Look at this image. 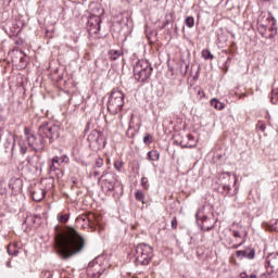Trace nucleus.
Masks as SVG:
<instances>
[{
	"label": "nucleus",
	"mask_w": 278,
	"mask_h": 278,
	"mask_svg": "<svg viewBox=\"0 0 278 278\" xmlns=\"http://www.w3.org/2000/svg\"><path fill=\"white\" fill-rule=\"evenodd\" d=\"M54 245L56 253L63 257V260H68L74 255H79L81 251L86 248V239L75 228H70L64 232L56 233L54 238Z\"/></svg>",
	"instance_id": "f257e3e1"
},
{
	"label": "nucleus",
	"mask_w": 278,
	"mask_h": 278,
	"mask_svg": "<svg viewBox=\"0 0 278 278\" xmlns=\"http://www.w3.org/2000/svg\"><path fill=\"white\" fill-rule=\"evenodd\" d=\"M110 268V262L105 256H97L88 264L87 275L91 278H101L103 275H108Z\"/></svg>",
	"instance_id": "f03ea898"
},
{
	"label": "nucleus",
	"mask_w": 278,
	"mask_h": 278,
	"mask_svg": "<svg viewBox=\"0 0 278 278\" xmlns=\"http://www.w3.org/2000/svg\"><path fill=\"white\" fill-rule=\"evenodd\" d=\"M123 105H125V93L121 90L113 89L109 98L108 111L114 116L123 110Z\"/></svg>",
	"instance_id": "7ed1b4c3"
},
{
	"label": "nucleus",
	"mask_w": 278,
	"mask_h": 278,
	"mask_svg": "<svg viewBox=\"0 0 278 278\" xmlns=\"http://www.w3.org/2000/svg\"><path fill=\"white\" fill-rule=\"evenodd\" d=\"M153 73V67L151 63L147 60H139L134 66V76L137 81H147L151 74Z\"/></svg>",
	"instance_id": "20e7f679"
},
{
	"label": "nucleus",
	"mask_w": 278,
	"mask_h": 278,
	"mask_svg": "<svg viewBox=\"0 0 278 278\" xmlns=\"http://www.w3.org/2000/svg\"><path fill=\"white\" fill-rule=\"evenodd\" d=\"M38 134L43 138H48L49 142H55L62 134V128L58 124L45 122L39 126Z\"/></svg>",
	"instance_id": "39448f33"
},
{
	"label": "nucleus",
	"mask_w": 278,
	"mask_h": 278,
	"mask_svg": "<svg viewBox=\"0 0 278 278\" xmlns=\"http://www.w3.org/2000/svg\"><path fill=\"white\" fill-rule=\"evenodd\" d=\"M153 260V248L147 243H139L136 247V262L140 266H149Z\"/></svg>",
	"instance_id": "423d86ee"
},
{
	"label": "nucleus",
	"mask_w": 278,
	"mask_h": 278,
	"mask_svg": "<svg viewBox=\"0 0 278 278\" xmlns=\"http://www.w3.org/2000/svg\"><path fill=\"white\" fill-rule=\"evenodd\" d=\"M26 141L28 147L36 151V153L42 151L45 149V138L38 132V135H34V132L29 131L28 128L24 130Z\"/></svg>",
	"instance_id": "0eeeda50"
},
{
	"label": "nucleus",
	"mask_w": 278,
	"mask_h": 278,
	"mask_svg": "<svg viewBox=\"0 0 278 278\" xmlns=\"http://www.w3.org/2000/svg\"><path fill=\"white\" fill-rule=\"evenodd\" d=\"M229 181H231V173L223 172L222 174H218L216 181L218 192L229 194V192H231V185H229Z\"/></svg>",
	"instance_id": "6e6552de"
},
{
	"label": "nucleus",
	"mask_w": 278,
	"mask_h": 278,
	"mask_svg": "<svg viewBox=\"0 0 278 278\" xmlns=\"http://www.w3.org/2000/svg\"><path fill=\"white\" fill-rule=\"evenodd\" d=\"M102 179V190H106V192H111L116 187V182L118 181V176L112 172H104L101 176Z\"/></svg>",
	"instance_id": "1a4fd4ad"
},
{
	"label": "nucleus",
	"mask_w": 278,
	"mask_h": 278,
	"mask_svg": "<svg viewBox=\"0 0 278 278\" xmlns=\"http://www.w3.org/2000/svg\"><path fill=\"white\" fill-rule=\"evenodd\" d=\"M3 129L0 128V138H3L4 140V149H5V153H8V151H11V155H14V151H16V137H14V135H12V132L7 131V132H2Z\"/></svg>",
	"instance_id": "9d476101"
},
{
	"label": "nucleus",
	"mask_w": 278,
	"mask_h": 278,
	"mask_svg": "<svg viewBox=\"0 0 278 278\" xmlns=\"http://www.w3.org/2000/svg\"><path fill=\"white\" fill-rule=\"evenodd\" d=\"M87 140L90 147H97L98 149H100V147H105V141H103V136L101 135V131L92 130L88 135Z\"/></svg>",
	"instance_id": "9b49d317"
},
{
	"label": "nucleus",
	"mask_w": 278,
	"mask_h": 278,
	"mask_svg": "<svg viewBox=\"0 0 278 278\" xmlns=\"http://www.w3.org/2000/svg\"><path fill=\"white\" fill-rule=\"evenodd\" d=\"M267 264L270 271L278 277V253H271L267 256Z\"/></svg>",
	"instance_id": "f8f14e48"
},
{
	"label": "nucleus",
	"mask_w": 278,
	"mask_h": 278,
	"mask_svg": "<svg viewBox=\"0 0 278 278\" xmlns=\"http://www.w3.org/2000/svg\"><path fill=\"white\" fill-rule=\"evenodd\" d=\"M181 149H193L197 147V141H194V136L186 135L179 142Z\"/></svg>",
	"instance_id": "ddd939ff"
},
{
	"label": "nucleus",
	"mask_w": 278,
	"mask_h": 278,
	"mask_svg": "<svg viewBox=\"0 0 278 278\" xmlns=\"http://www.w3.org/2000/svg\"><path fill=\"white\" fill-rule=\"evenodd\" d=\"M9 188L13 190L14 194H18L23 190V179L21 178H11L9 181Z\"/></svg>",
	"instance_id": "4468645a"
},
{
	"label": "nucleus",
	"mask_w": 278,
	"mask_h": 278,
	"mask_svg": "<svg viewBox=\"0 0 278 278\" xmlns=\"http://www.w3.org/2000/svg\"><path fill=\"white\" fill-rule=\"evenodd\" d=\"M90 31L93 34H98L101 30V17L97 15H92L89 18Z\"/></svg>",
	"instance_id": "2eb2a0df"
},
{
	"label": "nucleus",
	"mask_w": 278,
	"mask_h": 278,
	"mask_svg": "<svg viewBox=\"0 0 278 278\" xmlns=\"http://www.w3.org/2000/svg\"><path fill=\"white\" fill-rule=\"evenodd\" d=\"M46 194H47V191H45V189L42 188H35L30 191L31 199L33 201H36V202L42 201Z\"/></svg>",
	"instance_id": "dca6fc26"
},
{
	"label": "nucleus",
	"mask_w": 278,
	"mask_h": 278,
	"mask_svg": "<svg viewBox=\"0 0 278 278\" xmlns=\"http://www.w3.org/2000/svg\"><path fill=\"white\" fill-rule=\"evenodd\" d=\"M238 257H247V260H253L255 257V250L254 249H245L237 251Z\"/></svg>",
	"instance_id": "f3484780"
},
{
	"label": "nucleus",
	"mask_w": 278,
	"mask_h": 278,
	"mask_svg": "<svg viewBox=\"0 0 278 278\" xmlns=\"http://www.w3.org/2000/svg\"><path fill=\"white\" fill-rule=\"evenodd\" d=\"M199 214H201V212H198L195 215L198 225L201 227L202 231H210V226H207V216L199 218Z\"/></svg>",
	"instance_id": "a211bd4d"
},
{
	"label": "nucleus",
	"mask_w": 278,
	"mask_h": 278,
	"mask_svg": "<svg viewBox=\"0 0 278 278\" xmlns=\"http://www.w3.org/2000/svg\"><path fill=\"white\" fill-rule=\"evenodd\" d=\"M108 55L112 62H115V60H118L123 55V50H109Z\"/></svg>",
	"instance_id": "6ab92c4d"
},
{
	"label": "nucleus",
	"mask_w": 278,
	"mask_h": 278,
	"mask_svg": "<svg viewBox=\"0 0 278 278\" xmlns=\"http://www.w3.org/2000/svg\"><path fill=\"white\" fill-rule=\"evenodd\" d=\"M50 173H55L58 178L64 176V172H62V169H60V166L55 165V163L53 162L50 165Z\"/></svg>",
	"instance_id": "aec40b11"
},
{
	"label": "nucleus",
	"mask_w": 278,
	"mask_h": 278,
	"mask_svg": "<svg viewBox=\"0 0 278 278\" xmlns=\"http://www.w3.org/2000/svg\"><path fill=\"white\" fill-rule=\"evenodd\" d=\"M148 160H150V162H157V160H160V152H157V150L149 151Z\"/></svg>",
	"instance_id": "412c9836"
},
{
	"label": "nucleus",
	"mask_w": 278,
	"mask_h": 278,
	"mask_svg": "<svg viewBox=\"0 0 278 278\" xmlns=\"http://www.w3.org/2000/svg\"><path fill=\"white\" fill-rule=\"evenodd\" d=\"M17 147H18L20 153H21L22 155H25V153H27V144H25V140L20 139V140L17 141Z\"/></svg>",
	"instance_id": "4be33fe9"
},
{
	"label": "nucleus",
	"mask_w": 278,
	"mask_h": 278,
	"mask_svg": "<svg viewBox=\"0 0 278 278\" xmlns=\"http://www.w3.org/2000/svg\"><path fill=\"white\" fill-rule=\"evenodd\" d=\"M211 105L213 108H215V110H225V103H223L216 99L211 100Z\"/></svg>",
	"instance_id": "5701e85b"
},
{
	"label": "nucleus",
	"mask_w": 278,
	"mask_h": 278,
	"mask_svg": "<svg viewBox=\"0 0 278 278\" xmlns=\"http://www.w3.org/2000/svg\"><path fill=\"white\" fill-rule=\"evenodd\" d=\"M135 199L136 201H139L140 203H143L144 204V192H142V190H137L136 193H135Z\"/></svg>",
	"instance_id": "b1692460"
},
{
	"label": "nucleus",
	"mask_w": 278,
	"mask_h": 278,
	"mask_svg": "<svg viewBox=\"0 0 278 278\" xmlns=\"http://www.w3.org/2000/svg\"><path fill=\"white\" fill-rule=\"evenodd\" d=\"M7 252L9 253V255H18V248H13L12 250V243H10L8 247H7Z\"/></svg>",
	"instance_id": "393cba45"
},
{
	"label": "nucleus",
	"mask_w": 278,
	"mask_h": 278,
	"mask_svg": "<svg viewBox=\"0 0 278 278\" xmlns=\"http://www.w3.org/2000/svg\"><path fill=\"white\" fill-rule=\"evenodd\" d=\"M185 25H186L187 27H189V28L194 27V17H192V16L186 17V20H185Z\"/></svg>",
	"instance_id": "a878e982"
},
{
	"label": "nucleus",
	"mask_w": 278,
	"mask_h": 278,
	"mask_svg": "<svg viewBox=\"0 0 278 278\" xmlns=\"http://www.w3.org/2000/svg\"><path fill=\"white\" fill-rule=\"evenodd\" d=\"M271 103L276 105L278 103V89L271 90Z\"/></svg>",
	"instance_id": "bb28decb"
},
{
	"label": "nucleus",
	"mask_w": 278,
	"mask_h": 278,
	"mask_svg": "<svg viewBox=\"0 0 278 278\" xmlns=\"http://www.w3.org/2000/svg\"><path fill=\"white\" fill-rule=\"evenodd\" d=\"M114 168H115V170L121 173V170L123 169V161H121V160L115 161L114 162Z\"/></svg>",
	"instance_id": "cd10ccee"
},
{
	"label": "nucleus",
	"mask_w": 278,
	"mask_h": 278,
	"mask_svg": "<svg viewBox=\"0 0 278 278\" xmlns=\"http://www.w3.org/2000/svg\"><path fill=\"white\" fill-rule=\"evenodd\" d=\"M58 220H59V223H68V215L67 214H59Z\"/></svg>",
	"instance_id": "c85d7f7f"
},
{
	"label": "nucleus",
	"mask_w": 278,
	"mask_h": 278,
	"mask_svg": "<svg viewBox=\"0 0 278 278\" xmlns=\"http://www.w3.org/2000/svg\"><path fill=\"white\" fill-rule=\"evenodd\" d=\"M141 187L143 188V190H147L149 188V178L148 177L141 178Z\"/></svg>",
	"instance_id": "c756f323"
},
{
	"label": "nucleus",
	"mask_w": 278,
	"mask_h": 278,
	"mask_svg": "<svg viewBox=\"0 0 278 278\" xmlns=\"http://www.w3.org/2000/svg\"><path fill=\"white\" fill-rule=\"evenodd\" d=\"M104 161L101 156L96 160L94 168H102Z\"/></svg>",
	"instance_id": "7c9ffc66"
},
{
	"label": "nucleus",
	"mask_w": 278,
	"mask_h": 278,
	"mask_svg": "<svg viewBox=\"0 0 278 278\" xmlns=\"http://www.w3.org/2000/svg\"><path fill=\"white\" fill-rule=\"evenodd\" d=\"M143 142H144V144H151V142H153V136H151V135H146L144 137H143Z\"/></svg>",
	"instance_id": "2f4dec72"
},
{
	"label": "nucleus",
	"mask_w": 278,
	"mask_h": 278,
	"mask_svg": "<svg viewBox=\"0 0 278 278\" xmlns=\"http://www.w3.org/2000/svg\"><path fill=\"white\" fill-rule=\"evenodd\" d=\"M256 129H260V131H266V124L264 122H258L256 124Z\"/></svg>",
	"instance_id": "473e14b6"
},
{
	"label": "nucleus",
	"mask_w": 278,
	"mask_h": 278,
	"mask_svg": "<svg viewBox=\"0 0 278 278\" xmlns=\"http://www.w3.org/2000/svg\"><path fill=\"white\" fill-rule=\"evenodd\" d=\"M52 163H54L55 165H58L60 167L62 165V159H60V156H54L52 159Z\"/></svg>",
	"instance_id": "72a5a7b5"
},
{
	"label": "nucleus",
	"mask_w": 278,
	"mask_h": 278,
	"mask_svg": "<svg viewBox=\"0 0 278 278\" xmlns=\"http://www.w3.org/2000/svg\"><path fill=\"white\" fill-rule=\"evenodd\" d=\"M202 58H204V60H210V50L208 49H204L202 51Z\"/></svg>",
	"instance_id": "f704fd0d"
},
{
	"label": "nucleus",
	"mask_w": 278,
	"mask_h": 278,
	"mask_svg": "<svg viewBox=\"0 0 278 278\" xmlns=\"http://www.w3.org/2000/svg\"><path fill=\"white\" fill-rule=\"evenodd\" d=\"M170 226H172V229H177V217H174V218L172 219Z\"/></svg>",
	"instance_id": "c9c22d12"
},
{
	"label": "nucleus",
	"mask_w": 278,
	"mask_h": 278,
	"mask_svg": "<svg viewBox=\"0 0 278 278\" xmlns=\"http://www.w3.org/2000/svg\"><path fill=\"white\" fill-rule=\"evenodd\" d=\"M27 162H28V164H30V166H38V165H36V163H34V156L33 157H28Z\"/></svg>",
	"instance_id": "e433bc0d"
},
{
	"label": "nucleus",
	"mask_w": 278,
	"mask_h": 278,
	"mask_svg": "<svg viewBox=\"0 0 278 278\" xmlns=\"http://www.w3.org/2000/svg\"><path fill=\"white\" fill-rule=\"evenodd\" d=\"M80 219L84 222L88 220V223L90 222V219L88 218V215L80 216Z\"/></svg>",
	"instance_id": "4c0bfd02"
},
{
	"label": "nucleus",
	"mask_w": 278,
	"mask_h": 278,
	"mask_svg": "<svg viewBox=\"0 0 278 278\" xmlns=\"http://www.w3.org/2000/svg\"><path fill=\"white\" fill-rule=\"evenodd\" d=\"M233 237H235V238H240V231L235 230V231H233Z\"/></svg>",
	"instance_id": "58836bf2"
},
{
	"label": "nucleus",
	"mask_w": 278,
	"mask_h": 278,
	"mask_svg": "<svg viewBox=\"0 0 278 278\" xmlns=\"http://www.w3.org/2000/svg\"><path fill=\"white\" fill-rule=\"evenodd\" d=\"M60 160H61V164H64V162H66V160H68V157L67 156H62V157H60Z\"/></svg>",
	"instance_id": "ea45409f"
},
{
	"label": "nucleus",
	"mask_w": 278,
	"mask_h": 278,
	"mask_svg": "<svg viewBox=\"0 0 278 278\" xmlns=\"http://www.w3.org/2000/svg\"><path fill=\"white\" fill-rule=\"evenodd\" d=\"M47 181L50 184L51 188H53V178H48Z\"/></svg>",
	"instance_id": "a19ab883"
},
{
	"label": "nucleus",
	"mask_w": 278,
	"mask_h": 278,
	"mask_svg": "<svg viewBox=\"0 0 278 278\" xmlns=\"http://www.w3.org/2000/svg\"><path fill=\"white\" fill-rule=\"evenodd\" d=\"M233 184L236 186V184H238V177L236 175H233Z\"/></svg>",
	"instance_id": "79ce46f5"
},
{
	"label": "nucleus",
	"mask_w": 278,
	"mask_h": 278,
	"mask_svg": "<svg viewBox=\"0 0 278 278\" xmlns=\"http://www.w3.org/2000/svg\"><path fill=\"white\" fill-rule=\"evenodd\" d=\"M11 248L18 249V243L11 244Z\"/></svg>",
	"instance_id": "37998d69"
},
{
	"label": "nucleus",
	"mask_w": 278,
	"mask_h": 278,
	"mask_svg": "<svg viewBox=\"0 0 278 278\" xmlns=\"http://www.w3.org/2000/svg\"><path fill=\"white\" fill-rule=\"evenodd\" d=\"M46 275L48 276V278H53V275L51 274V271L46 273Z\"/></svg>",
	"instance_id": "c03bdc74"
},
{
	"label": "nucleus",
	"mask_w": 278,
	"mask_h": 278,
	"mask_svg": "<svg viewBox=\"0 0 278 278\" xmlns=\"http://www.w3.org/2000/svg\"><path fill=\"white\" fill-rule=\"evenodd\" d=\"M88 129H90V123L86 125L85 131H88Z\"/></svg>",
	"instance_id": "a18cd8bd"
},
{
	"label": "nucleus",
	"mask_w": 278,
	"mask_h": 278,
	"mask_svg": "<svg viewBox=\"0 0 278 278\" xmlns=\"http://www.w3.org/2000/svg\"><path fill=\"white\" fill-rule=\"evenodd\" d=\"M249 277H250V278H257V275L251 274Z\"/></svg>",
	"instance_id": "49530a36"
},
{
	"label": "nucleus",
	"mask_w": 278,
	"mask_h": 278,
	"mask_svg": "<svg viewBox=\"0 0 278 278\" xmlns=\"http://www.w3.org/2000/svg\"><path fill=\"white\" fill-rule=\"evenodd\" d=\"M241 278H249V275L243 274V276L241 275Z\"/></svg>",
	"instance_id": "de8ad7c7"
},
{
	"label": "nucleus",
	"mask_w": 278,
	"mask_h": 278,
	"mask_svg": "<svg viewBox=\"0 0 278 278\" xmlns=\"http://www.w3.org/2000/svg\"><path fill=\"white\" fill-rule=\"evenodd\" d=\"M210 60H214V55L212 53L210 54Z\"/></svg>",
	"instance_id": "09e8293b"
},
{
	"label": "nucleus",
	"mask_w": 278,
	"mask_h": 278,
	"mask_svg": "<svg viewBox=\"0 0 278 278\" xmlns=\"http://www.w3.org/2000/svg\"><path fill=\"white\" fill-rule=\"evenodd\" d=\"M242 243H240L239 245H235L233 249H238V247H240Z\"/></svg>",
	"instance_id": "8fccbe9b"
},
{
	"label": "nucleus",
	"mask_w": 278,
	"mask_h": 278,
	"mask_svg": "<svg viewBox=\"0 0 278 278\" xmlns=\"http://www.w3.org/2000/svg\"><path fill=\"white\" fill-rule=\"evenodd\" d=\"M199 94H203V91H199Z\"/></svg>",
	"instance_id": "3c124183"
}]
</instances>
